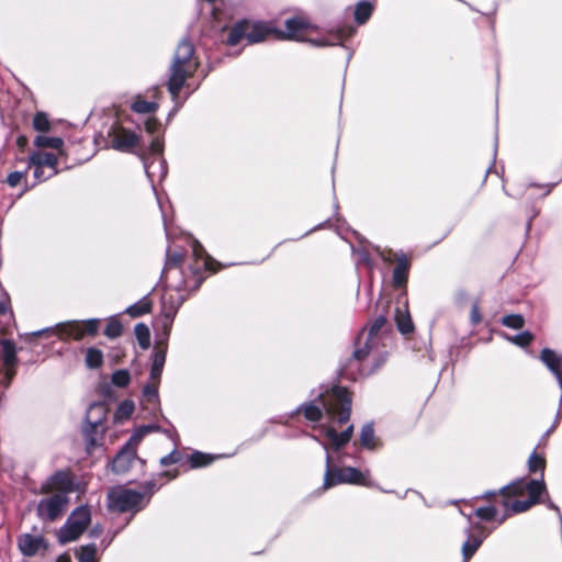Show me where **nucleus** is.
Returning a JSON list of instances; mask_svg holds the SVG:
<instances>
[{"label":"nucleus","mask_w":562,"mask_h":562,"mask_svg":"<svg viewBox=\"0 0 562 562\" xmlns=\"http://www.w3.org/2000/svg\"><path fill=\"white\" fill-rule=\"evenodd\" d=\"M351 395L342 386L322 387L317 397L308 403L302 404L296 413H302L310 422H319L326 418V423L319 426L321 435H310L326 451V468L324 473L323 488L328 490L338 484H353L366 487H375L370 480L369 470L360 471L352 467H338L329 454V449L338 451L346 446L353 434V426L349 425L340 434L336 426L347 423L351 413Z\"/></svg>","instance_id":"1"},{"label":"nucleus","mask_w":562,"mask_h":562,"mask_svg":"<svg viewBox=\"0 0 562 562\" xmlns=\"http://www.w3.org/2000/svg\"><path fill=\"white\" fill-rule=\"evenodd\" d=\"M546 492L547 487L542 479H519L497 492H486L482 497L486 498L490 504H495L501 510L498 525H502L510 516L525 513L540 503V496Z\"/></svg>","instance_id":"2"},{"label":"nucleus","mask_w":562,"mask_h":562,"mask_svg":"<svg viewBox=\"0 0 562 562\" xmlns=\"http://www.w3.org/2000/svg\"><path fill=\"white\" fill-rule=\"evenodd\" d=\"M199 65L193 44L187 38L181 40L173 54L168 79V91L176 103L180 90L187 87V80L195 74Z\"/></svg>","instance_id":"3"},{"label":"nucleus","mask_w":562,"mask_h":562,"mask_svg":"<svg viewBox=\"0 0 562 562\" xmlns=\"http://www.w3.org/2000/svg\"><path fill=\"white\" fill-rule=\"evenodd\" d=\"M310 27V23L302 16L290 18L285 21V31L279 32L281 38L297 42H308L316 47L341 45L344 41L355 34L352 26H346L329 32L327 35L318 38H305L303 33Z\"/></svg>","instance_id":"4"},{"label":"nucleus","mask_w":562,"mask_h":562,"mask_svg":"<svg viewBox=\"0 0 562 562\" xmlns=\"http://www.w3.org/2000/svg\"><path fill=\"white\" fill-rule=\"evenodd\" d=\"M109 414V408L103 402L92 403L86 413V424L82 428L86 449L91 453L97 447L102 445L106 426L104 422Z\"/></svg>","instance_id":"5"},{"label":"nucleus","mask_w":562,"mask_h":562,"mask_svg":"<svg viewBox=\"0 0 562 562\" xmlns=\"http://www.w3.org/2000/svg\"><path fill=\"white\" fill-rule=\"evenodd\" d=\"M386 325V317L379 315L375 317L368 330H362L356 339L355 351L349 366L364 360L369 356L380 355L379 347L383 338V328Z\"/></svg>","instance_id":"6"},{"label":"nucleus","mask_w":562,"mask_h":562,"mask_svg":"<svg viewBox=\"0 0 562 562\" xmlns=\"http://www.w3.org/2000/svg\"><path fill=\"white\" fill-rule=\"evenodd\" d=\"M146 487L148 490L147 493L123 486L112 488L108 494L110 508L120 513L138 512L143 509L149 502V497L155 490V483L148 482Z\"/></svg>","instance_id":"7"},{"label":"nucleus","mask_w":562,"mask_h":562,"mask_svg":"<svg viewBox=\"0 0 562 562\" xmlns=\"http://www.w3.org/2000/svg\"><path fill=\"white\" fill-rule=\"evenodd\" d=\"M99 330V319L92 318L85 322L70 321L59 323L55 327H47L32 333V336L57 334L60 339L80 340L85 336H94Z\"/></svg>","instance_id":"8"},{"label":"nucleus","mask_w":562,"mask_h":562,"mask_svg":"<svg viewBox=\"0 0 562 562\" xmlns=\"http://www.w3.org/2000/svg\"><path fill=\"white\" fill-rule=\"evenodd\" d=\"M273 32L274 30L267 23L243 20L231 29L227 37V44L235 46L241 38H246L249 44L260 43Z\"/></svg>","instance_id":"9"},{"label":"nucleus","mask_w":562,"mask_h":562,"mask_svg":"<svg viewBox=\"0 0 562 562\" xmlns=\"http://www.w3.org/2000/svg\"><path fill=\"white\" fill-rule=\"evenodd\" d=\"M90 510L87 506H80L71 513L66 524L59 531V541L67 543L75 541L86 530L90 522Z\"/></svg>","instance_id":"10"},{"label":"nucleus","mask_w":562,"mask_h":562,"mask_svg":"<svg viewBox=\"0 0 562 562\" xmlns=\"http://www.w3.org/2000/svg\"><path fill=\"white\" fill-rule=\"evenodd\" d=\"M191 249L194 262L189 266V269L195 278L194 289H196L203 280L202 273L206 270L215 272L221 268V263L212 259L198 240L192 241Z\"/></svg>","instance_id":"11"},{"label":"nucleus","mask_w":562,"mask_h":562,"mask_svg":"<svg viewBox=\"0 0 562 562\" xmlns=\"http://www.w3.org/2000/svg\"><path fill=\"white\" fill-rule=\"evenodd\" d=\"M68 496L63 492L42 498L37 504V516L42 520L54 521L60 517L68 506Z\"/></svg>","instance_id":"12"},{"label":"nucleus","mask_w":562,"mask_h":562,"mask_svg":"<svg viewBox=\"0 0 562 562\" xmlns=\"http://www.w3.org/2000/svg\"><path fill=\"white\" fill-rule=\"evenodd\" d=\"M108 142L115 150L132 153L137 147L139 137L135 132L115 123L108 131Z\"/></svg>","instance_id":"13"},{"label":"nucleus","mask_w":562,"mask_h":562,"mask_svg":"<svg viewBox=\"0 0 562 562\" xmlns=\"http://www.w3.org/2000/svg\"><path fill=\"white\" fill-rule=\"evenodd\" d=\"M540 359L555 376L561 390L560 407L558 409L552 427L548 430V432H551L554 430L562 416V356L558 355L555 351L549 348H543L540 355Z\"/></svg>","instance_id":"14"},{"label":"nucleus","mask_w":562,"mask_h":562,"mask_svg":"<svg viewBox=\"0 0 562 562\" xmlns=\"http://www.w3.org/2000/svg\"><path fill=\"white\" fill-rule=\"evenodd\" d=\"M1 358L4 371L0 373V384L7 387L15 374L16 348L13 341L9 339L1 340Z\"/></svg>","instance_id":"15"},{"label":"nucleus","mask_w":562,"mask_h":562,"mask_svg":"<svg viewBox=\"0 0 562 562\" xmlns=\"http://www.w3.org/2000/svg\"><path fill=\"white\" fill-rule=\"evenodd\" d=\"M136 460H138L137 445L128 439L113 459L112 470L119 474L126 473Z\"/></svg>","instance_id":"16"},{"label":"nucleus","mask_w":562,"mask_h":562,"mask_svg":"<svg viewBox=\"0 0 562 562\" xmlns=\"http://www.w3.org/2000/svg\"><path fill=\"white\" fill-rule=\"evenodd\" d=\"M18 546L25 557L41 555L47 550V541L41 535L23 533L18 539Z\"/></svg>","instance_id":"17"},{"label":"nucleus","mask_w":562,"mask_h":562,"mask_svg":"<svg viewBox=\"0 0 562 562\" xmlns=\"http://www.w3.org/2000/svg\"><path fill=\"white\" fill-rule=\"evenodd\" d=\"M184 297L179 295L177 299H173V296L165 295L162 297V307H161V317H162V326L166 330V334H169V330L171 328L173 318L178 312L179 306L183 303Z\"/></svg>","instance_id":"18"},{"label":"nucleus","mask_w":562,"mask_h":562,"mask_svg":"<svg viewBox=\"0 0 562 562\" xmlns=\"http://www.w3.org/2000/svg\"><path fill=\"white\" fill-rule=\"evenodd\" d=\"M42 491L49 493L53 491L63 492L67 495L72 491V480L67 472L59 471L52 475L42 486Z\"/></svg>","instance_id":"19"},{"label":"nucleus","mask_w":562,"mask_h":562,"mask_svg":"<svg viewBox=\"0 0 562 562\" xmlns=\"http://www.w3.org/2000/svg\"><path fill=\"white\" fill-rule=\"evenodd\" d=\"M158 383L159 381H153L143 387L142 404L145 409L150 413L159 411V396H158Z\"/></svg>","instance_id":"20"},{"label":"nucleus","mask_w":562,"mask_h":562,"mask_svg":"<svg viewBox=\"0 0 562 562\" xmlns=\"http://www.w3.org/2000/svg\"><path fill=\"white\" fill-rule=\"evenodd\" d=\"M144 168L150 182H154L155 178L162 179L167 175L166 162L162 157H153L151 160L148 157L144 158Z\"/></svg>","instance_id":"21"},{"label":"nucleus","mask_w":562,"mask_h":562,"mask_svg":"<svg viewBox=\"0 0 562 562\" xmlns=\"http://www.w3.org/2000/svg\"><path fill=\"white\" fill-rule=\"evenodd\" d=\"M29 164L46 167V169H57L58 158L52 153L34 151L29 157Z\"/></svg>","instance_id":"22"},{"label":"nucleus","mask_w":562,"mask_h":562,"mask_svg":"<svg viewBox=\"0 0 562 562\" xmlns=\"http://www.w3.org/2000/svg\"><path fill=\"white\" fill-rule=\"evenodd\" d=\"M167 346L164 345L155 349L153 364L150 369V380L160 381L162 369L166 361Z\"/></svg>","instance_id":"23"},{"label":"nucleus","mask_w":562,"mask_h":562,"mask_svg":"<svg viewBox=\"0 0 562 562\" xmlns=\"http://www.w3.org/2000/svg\"><path fill=\"white\" fill-rule=\"evenodd\" d=\"M468 539L462 544L463 562H468L476 550L481 547L484 536H474L470 529L467 530Z\"/></svg>","instance_id":"24"},{"label":"nucleus","mask_w":562,"mask_h":562,"mask_svg":"<svg viewBox=\"0 0 562 562\" xmlns=\"http://www.w3.org/2000/svg\"><path fill=\"white\" fill-rule=\"evenodd\" d=\"M395 321H396L398 330L403 335H407L414 330V325H413V322H412V318L408 313L406 304H404L403 308H401V307L396 308Z\"/></svg>","instance_id":"25"},{"label":"nucleus","mask_w":562,"mask_h":562,"mask_svg":"<svg viewBox=\"0 0 562 562\" xmlns=\"http://www.w3.org/2000/svg\"><path fill=\"white\" fill-rule=\"evenodd\" d=\"M164 432L175 442V449L170 453L160 459V464L162 467H169L171 464L180 462L182 459V453L177 449L179 442L178 434L171 430H164Z\"/></svg>","instance_id":"26"},{"label":"nucleus","mask_w":562,"mask_h":562,"mask_svg":"<svg viewBox=\"0 0 562 562\" xmlns=\"http://www.w3.org/2000/svg\"><path fill=\"white\" fill-rule=\"evenodd\" d=\"M408 262L405 257L398 258L397 265L393 270V282L395 286L401 288L407 281Z\"/></svg>","instance_id":"27"},{"label":"nucleus","mask_w":562,"mask_h":562,"mask_svg":"<svg viewBox=\"0 0 562 562\" xmlns=\"http://www.w3.org/2000/svg\"><path fill=\"white\" fill-rule=\"evenodd\" d=\"M150 308H151V301L148 299V296H144L138 302L130 305L125 310V313L132 317H139L142 315L149 313Z\"/></svg>","instance_id":"28"},{"label":"nucleus","mask_w":562,"mask_h":562,"mask_svg":"<svg viewBox=\"0 0 562 562\" xmlns=\"http://www.w3.org/2000/svg\"><path fill=\"white\" fill-rule=\"evenodd\" d=\"M475 516L484 521H496L498 524L501 510L495 504L479 507L474 512Z\"/></svg>","instance_id":"29"},{"label":"nucleus","mask_w":562,"mask_h":562,"mask_svg":"<svg viewBox=\"0 0 562 562\" xmlns=\"http://www.w3.org/2000/svg\"><path fill=\"white\" fill-rule=\"evenodd\" d=\"M131 108L136 113L148 114L156 112L158 104L154 101L144 100L140 95H137Z\"/></svg>","instance_id":"30"},{"label":"nucleus","mask_w":562,"mask_h":562,"mask_svg":"<svg viewBox=\"0 0 562 562\" xmlns=\"http://www.w3.org/2000/svg\"><path fill=\"white\" fill-rule=\"evenodd\" d=\"M373 12V5L370 2L361 1L355 9V20L358 24H364Z\"/></svg>","instance_id":"31"},{"label":"nucleus","mask_w":562,"mask_h":562,"mask_svg":"<svg viewBox=\"0 0 562 562\" xmlns=\"http://www.w3.org/2000/svg\"><path fill=\"white\" fill-rule=\"evenodd\" d=\"M360 443L362 447L370 450L376 447L374 429L371 424H367L361 428Z\"/></svg>","instance_id":"32"},{"label":"nucleus","mask_w":562,"mask_h":562,"mask_svg":"<svg viewBox=\"0 0 562 562\" xmlns=\"http://www.w3.org/2000/svg\"><path fill=\"white\" fill-rule=\"evenodd\" d=\"M64 142L59 137H50L46 135H38L34 139V145L36 147H43V148H54V149H60Z\"/></svg>","instance_id":"33"},{"label":"nucleus","mask_w":562,"mask_h":562,"mask_svg":"<svg viewBox=\"0 0 562 562\" xmlns=\"http://www.w3.org/2000/svg\"><path fill=\"white\" fill-rule=\"evenodd\" d=\"M215 458L216 457L211 456V454H206V453H203L200 451H194L189 457V462H190V465L192 469H196V468H202V467H206V465L211 464L215 460Z\"/></svg>","instance_id":"34"},{"label":"nucleus","mask_w":562,"mask_h":562,"mask_svg":"<svg viewBox=\"0 0 562 562\" xmlns=\"http://www.w3.org/2000/svg\"><path fill=\"white\" fill-rule=\"evenodd\" d=\"M135 336L142 349H147L150 345V331L149 328L139 323L134 328Z\"/></svg>","instance_id":"35"},{"label":"nucleus","mask_w":562,"mask_h":562,"mask_svg":"<svg viewBox=\"0 0 562 562\" xmlns=\"http://www.w3.org/2000/svg\"><path fill=\"white\" fill-rule=\"evenodd\" d=\"M103 363V353L97 348H89L86 353V364L90 369H97Z\"/></svg>","instance_id":"36"},{"label":"nucleus","mask_w":562,"mask_h":562,"mask_svg":"<svg viewBox=\"0 0 562 562\" xmlns=\"http://www.w3.org/2000/svg\"><path fill=\"white\" fill-rule=\"evenodd\" d=\"M29 167L34 169L33 175H34L36 182L45 181L58 172L57 169H46V167L36 166V165L29 164Z\"/></svg>","instance_id":"37"},{"label":"nucleus","mask_w":562,"mask_h":562,"mask_svg":"<svg viewBox=\"0 0 562 562\" xmlns=\"http://www.w3.org/2000/svg\"><path fill=\"white\" fill-rule=\"evenodd\" d=\"M97 548L94 544L82 546L77 552L79 562H94Z\"/></svg>","instance_id":"38"},{"label":"nucleus","mask_w":562,"mask_h":562,"mask_svg":"<svg viewBox=\"0 0 562 562\" xmlns=\"http://www.w3.org/2000/svg\"><path fill=\"white\" fill-rule=\"evenodd\" d=\"M160 430V427L157 426V425H144V426H140L132 436H131V440L133 442H135L137 446L139 445V442L142 441V439L150 434V432H154V431H159Z\"/></svg>","instance_id":"39"},{"label":"nucleus","mask_w":562,"mask_h":562,"mask_svg":"<svg viewBox=\"0 0 562 562\" xmlns=\"http://www.w3.org/2000/svg\"><path fill=\"white\" fill-rule=\"evenodd\" d=\"M122 324L116 318H110L104 329V335L109 338H117L122 335Z\"/></svg>","instance_id":"40"},{"label":"nucleus","mask_w":562,"mask_h":562,"mask_svg":"<svg viewBox=\"0 0 562 562\" xmlns=\"http://www.w3.org/2000/svg\"><path fill=\"white\" fill-rule=\"evenodd\" d=\"M502 324L513 329H520L525 325V319L519 314H510L502 318Z\"/></svg>","instance_id":"41"},{"label":"nucleus","mask_w":562,"mask_h":562,"mask_svg":"<svg viewBox=\"0 0 562 562\" xmlns=\"http://www.w3.org/2000/svg\"><path fill=\"white\" fill-rule=\"evenodd\" d=\"M33 126L36 131L45 133L50 130V122L45 113L38 112L34 115Z\"/></svg>","instance_id":"42"},{"label":"nucleus","mask_w":562,"mask_h":562,"mask_svg":"<svg viewBox=\"0 0 562 562\" xmlns=\"http://www.w3.org/2000/svg\"><path fill=\"white\" fill-rule=\"evenodd\" d=\"M506 338L512 341L513 344L517 345V346H520V347H526V346H529L530 342L532 341L533 339V336L531 333L529 331H522L520 334H517L515 336H508L506 335Z\"/></svg>","instance_id":"43"},{"label":"nucleus","mask_w":562,"mask_h":562,"mask_svg":"<svg viewBox=\"0 0 562 562\" xmlns=\"http://www.w3.org/2000/svg\"><path fill=\"white\" fill-rule=\"evenodd\" d=\"M528 468L530 472L544 471L546 460L543 457L533 452L528 460Z\"/></svg>","instance_id":"44"},{"label":"nucleus","mask_w":562,"mask_h":562,"mask_svg":"<svg viewBox=\"0 0 562 562\" xmlns=\"http://www.w3.org/2000/svg\"><path fill=\"white\" fill-rule=\"evenodd\" d=\"M182 259L183 257L180 252L168 251L164 272H169L170 270L178 268Z\"/></svg>","instance_id":"45"},{"label":"nucleus","mask_w":562,"mask_h":562,"mask_svg":"<svg viewBox=\"0 0 562 562\" xmlns=\"http://www.w3.org/2000/svg\"><path fill=\"white\" fill-rule=\"evenodd\" d=\"M130 379L127 370H117L112 374V383L119 387L126 386L130 383Z\"/></svg>","instance_id":"46"},{"label":"nucleus","mask_w":562,"mask_h":562,"mask_svg":"<svg viewBox=\"0 0 562 562\" xmlns=\"http://www.w3.org/2000/svg\"><path fill=\"white\" fill-rule=\"evenodd\" d=\"M355 255L357 257L358 263H363V265L368 266L369 268L373 267L371 259H370L369 251L367 249H364V248L357 249L355 251Z\"/></svg>","instance_id":"47"},{"label":"nucleus","mask_w":562,"mask_h":562,"mask_svg":"<svg viewBox=\"0 0 562 562\" xmlns=\"http://www.w3.org/2000/svg\"><path fill=\"white\" fill-rule=\"evenodd\" d=\"M164 149V143L159 137H155L150 142L149 150L153 157H161V153Z\"/></svg>","instance_id":"48"},{"label":"nucleus","mask_w":562,"mask_h":562,"mask_svg":"<svg viewBox=\"0 0 562 562\" xmlns=\"http://www.w3.org/2000/svg\"><path fill=\"white\" fill-rule=\"evenodd\" d=\"M24 176H25V173L22 171H13L8 175L7 183L10 187L14 188L21 182V180L24 178Z\"/></svg>","instance_id":"49"},{"label":"nucleus","mask_w":562,"mask_h":562,"mask_svg":"<svg viewBox=\"0 0 562 562\" xmlns=\"http://www.w3.org/2000/svg\"><path fill=\"white\" fill-rule=\"evenodd\" d=\"M159 127V122L156 120V119H147L145 121V130L149 133V134H154Z\"/></svg>","instance_id":"50"},{"label":"nucleus","mask_w":562,"mask_h":562,"mask_svg":"<svg viewBox=\"0 0 562 562\" xmlns=\"http://www.w3.org/2000/svg\"><path fill=\"white\" fill-rule=\"evenodd\" d=\"M133 404L130 402H124L120 406V412L125 415H130L133 412Z\"/></svg>","instance_id":"51"},{"label":"nucleus","mask_w":562,"mask_h":562,"mask_svg":"<svg viewBox=\"0 0 562 562\" xmlns=\"http://www.w3.org/2000/svg\"><path fill=\"white\" fill-rule=\"evenodd\" d=\"M544 503L547 504V506L549 508H551V509H553V510H555L558 513L560 522L562 525V515H561L560 508L554 503H552L550 499L544 501Z\"/></svg>","instance_id":"52"},{"label":"nucleus","mask_w":562,"mask_h":562,"mask_svg":"<svg viewBox=\"0 0 562 562\" xmlns=\"http://www.w3.org/2000/svg\"><path fill=\"white\" fill-rule=\"evenodd\" d=\"M471 317H472V322L474 324H476V323H479L481 321V316H480L479 308H477L476 305H474L473 308H472Z\"/></svg>","instance_id":"53"},{"label":"nucleus","mask_w":562,"mask_h":562,"mask_svg":"<svg viewBox=\"0 0 562 562\" xmlns=\"http://www.w3.org/2000/svg\"><path fill=\"white\" fill-rule=\"evenodd\" d=\"M189 286V280L188 279H184L183 281H181V283L177 284L176 288L178 291H183L186 290L187 288Z\"/></svg>","instance_id":"54"},{"label":"nucleus","mask_w":562,"mask_h":562,"mask_svg":"<svg viewBox=\"0 0 562 562\" xmlns=\"http://www.w3.org/2000/svg\"><path fill=\"white\" fill-rule=\"evenodd\" d=\"M56 562H71V557L68 553H64L57 558Z\"/></svg>","instance_id":"55"},{"label":"nucleus","mask_w":562,"mask_h":562,"mask_svg":"<svg viewBox=\"0 0 562 562\" xmlns=\"http://www.w3.org/2000/svg\"><path fill=\"white\" fill-rule=\"evenodd\" d=\"M7 303L4 301H0V315L7 312Z\"/></svg>","instance_id":"56"},{"label":"nucleus","mask_w":562,"mask_h":562,"mask_svg":"<svg viewBox=\"0 0 562 562\" xmlns=\"http://www.w3.org/2000/svg\"><path fill=\"white\" fill-rule=\"evenodd\" d=\"M100 532H101V529H99L97 527L91 530L92 536H98Z\"/></svg>","instance_id":"57"},{"label":"nucleus","mask_w":562,"mask_h":562,"mask_svg":"<svg viewBox=\"0 0 562 562\" xmlns=\"http://www.w3.org/2000/svg\"><path fill=\"white\" fill-rule=\"evenodd\" d=\"M180 104H176L175 109L170 112L169 116L173 115L180 108Z\"/></svg>","instance_id":"58"},{"label":"nucleus","mask_w":562,"mask_h":562,"mask_svg":"<svg viewBox=\"0 0 562 562\" xmlns=\"http://www.w3.org/2000/svg\"><path fill=\"white\" fill-rule=\"evenodd\" d=\"M376 251L380 254V256H381L384 260H389V258H386V257L384 256V254L380 252L379 248H376Z\"/></svg>","instance_id":"59"},{"label":"nucleus","mask_w":562,"mask_h":562,"mask_svg":"<svg viewBox=\"0 0 562 562\" xmlns=\"http://www.w3.org/2000/svg\"><path fill=\"white\" fill-rule=\"evenodd\" d=\"M150 92H153V95H156V93L158 92V88L157 87L153 88V90Z\"/></svg>","instance_id":"60"},{"label":"nucleus","mask_w":562,"mask_h":562,"mask_svg":"<svg viewBox=\"0 0 562 562\" xmlns=\"http://www.w3.org/2000/svg\"><path fill=\"white\" fill-rule=\"evenodd\" d=\"M550 190H551V188H550V187H548V188H547V190H546V192L543 193V195H547L548 193H550Z\"/></svg>","instance_id":"61"},{"label":"nucleus","mask_w":562,"mask_h":562,"mask_svg":"<svg viewBox=\"0 0 562 562\" xmlns=\"http://www.w3.org/2000/svg\"><path fill=\"white\" fill-rule=\"evenodd\" d=\"M337 462H338V463H341V462H342V459H341L340 457H338Z\"/></svg>","instance_id":"62"},{"label":"nucleus","mask_w":562,"mask_h":562,"mask_svg":"<svg viewBox=\"0 0 562 562\" xmlns=\"http://www.w3.org/2000/svg\"><path fill=\"white\" fill-rule=\"evenodd\" d=\"M475 528H476V529H480V530H483V527H481V526H479V525H477V526H475Z\"/></svg>","instance_id":"63"}]
</instances>
